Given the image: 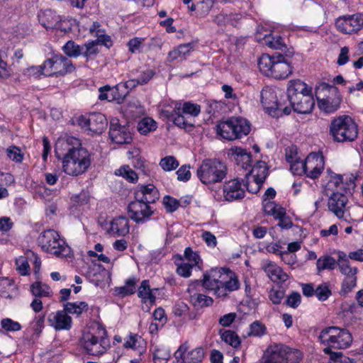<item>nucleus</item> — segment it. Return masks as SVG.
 Wrapping results in <instances>:
<instances>
[{
    "label": "nucleus",
    "mask_w": 363,
    "mask_h": 363,
    "mask_svg": "<svg viewBox=\"0 0 363 363\" xmlns=\"http://www.w3.org/2000/svg\"><path fill=\"white\" fill-rule=\"evenodd\" d=\"M318 338L322 344L328 346L323 351L325 354H331L334 363H354L353 359L343 356L342 352L332 353L330 349H345L350 347L352 342V336L349 330L337 326L328 327L320 332Z\"/></svg>",
    "instance_id": "1"
},
{
    "label": "nucleus",
    "mask_w": 363,
    "mask_h": 363,
    "mask_svg": "<svg viewBox=\"0 0 363 363\" xmlns=\"http://www.w3.org/2000/svg\"><path fill=\"white\" fill-rule=\"evenodd\" d=\"M71 144L77 145L68 147L67 152L62 158V169L67 174L78 176L85 172L91 164L89 152L81 147L79 140L75 138H67L62 145L69 146Z\"/></svg>",
    "instance_id": "2"
},
{
    "label": "nucleus",
    "mask_w": 363,
    "mask_h": 363,
    "mask_svg": "<svg viewBox=\"0 0 363 363\" xmlns=\"http://www.w3.org/2000/svg\"><path fill=\"white\" fill-rule=\"evenodd\" d=\"M329 134L335 142L351 143L358 137L357 125L350 116L342 115L331 121Z\"/></svg>",
    "instance_id": "3"
},
{
    "label": "nucleus",
    "mask_w": 363,
    "mask_h": 363,
    "mask_svg": "<svg viewBox=\"0 0 363 363\" xmlns=\"http://www.w3.org/2000/svg\"><path fill=\"white\" fill-rule=\"evenodd\" d=\"M227 167L217 160L206 159L197 170V176L205 184L220 182L226 176Z\"/></svg>",
    "instance_id": "4"
},
{
    "label": "nucleus",
    "mask_w": 363,
    "mask_h": 363,
    "mask_svg": "<svg viewBox=\"0 0 363 363\" xmlns=\"http://www.w3.org/2000/svg\"><path fill=\"white\" fill-rule=\"evenodd\" d=\"M250 124L242 118H230L217 125L218 133L224 139L233 140L250 133Z\"/></svg>",
    "instance_id": "5"
},
{
    "label": "nucleus",
    "mask_w": 363,
    "mask_h": 363,
    "mask_svg": "<svg viewBox=\"0 0 363 363\" xmlns=\"http://www.w3.org/2000/svg\"><path fill=\"white\" fill-rule=\"evenodd\" d=\"M38 243L44 251L56 257H66L69 253V247L64 240L60 239L58 233L53 230L41 233L38 236Z\"/></svg>",
    "instance_id": "6"
},
{
    "label": "nucleus",
    "mask_w": 363,
    "mask_h": 363,
    "mask_svg": "<svg viewBox=\"0 0 363 363\" xmlns=\"http://www.w3.org/2000/svg\"><path fill=\"white\" fill-rule=\"evenodd\" d=\"M106 330L98 327L95 333H86L83 336V347L91 355L104 354L109 347V340L106 336Z\"/></svg>",
    "instance_id": "7"
},
{
    "label": "nucleus",
    "mask_w": 363,
    "mask_h": 363,
    "mask_svg": "<svg viewBox=\"0 0 363 363\" xmlns=\"http://www.w3.org/2000/svg\"><path fill=\"white\" fill-rule=\"evenodd\" d=\"M260 101L269 114L274 117L289 115L291 112L290 106L284 105L278 101L275 91L269 87H264L260 92Z\"/></svg>",
    "instance_id": "8"
},
{
    "label": "nucleus",
    "mask_w": 363,
    "mask_h": 363,
    "mask_svg": "<svg viewBox=\"0 0 363 363\" xmlns=\"http://www.w3.org/2000/svg\"><path fill=\"white\" fill-rule=\"evenodd\" d=\"M323 89L328 91L329 94L323 99L318 98V106L325 113H333L338 109L342 101L339 89L329 84H325Z\"/></svg>",
    "instance_id": "9"
},
{
    "label": "nucleus",
    "mask_w": 363,
    "mask_h": 363,
    "mask_svg": "<svg viewBox=\"0 0 363 363\" xmlns=\"http://www.w3.org/2000/svg\"><path fill=\"white\" fill-rule=\"evenodd\" d=\"M335 26L343 33L357 32L363 28V13L340 16L336 19Z\"/></svg>",
    "instance_id": "10"
},
{
    "label": "nucleus",
    "mask_w": 363,
    "mask_h": 363,
    "mask_svg": "<svg viewBox=\"0 0 363 363\" xmlns=\"http://www.w3.org/2000/svg\"><path fill=\"white\" fill-rule=\"evenodd\" d=\"M219 285L213 291L214 294L218 297H226L230 292L239 289L240 282L235 274L227 269V274H223Z\"/></svg>",
    "instance_id": "11"
},
{
    "label": "nucleus",
    "mask_w": 363,
    "mask_h": 363,
    "mask_svg": "<svg viewBox=\"0 0 363 363\" xmlns=\"http://www.w3.org/2000/svg\"><path fill=\"white\" fill-rule=\"evenodd\" d=\"M108 134L111 140L117 144H129L133 140L128 127L121 125L118 119L111 121Z\"/></svg>",
    "instance_id": "12"
},
{
    "label": "nucleus",
    "mask_w": 363,
    "mask_h": 363,
    "mask_svg": "<svg viewBox=\"0 0 363 363\" xmlns=\"http://www.w3.org/2000/svg\"><path fill=\"white\" fill-rule=\"evenodd\" d=\"M273 353L281 363H298L302 358L301 352L298 350H293L284 345L270 346Z\"/></svg>",
    "instance_id": "13"
},
{
    "label": "nucleus",
    "mask_w": 363,
    "mask_h": 363,
    "mask_svg": "<svg viewBox=\"0 0 363 363\" xmlns=\"http://www.w3.org/2000/svg\"><path fill=\"white\" fill-rule=\"evenodd\" d=\"M130 218L136 223L143 222L153 213L151 208L146 203L132 201L128 206Z\"/></svg>",
    "instance_id": "14"
},
{
    "label": "nucleus",
    "mask_w": 363,
    "mask_h": 363,
    "mask_svg": "<svg viewBox=\"0 0 363 363\" xmlns=\"http://www.w3.org/2000/svg\"><path fill=\"white\" fill-rule=\"evenodd\" d=\"M252 174L255 182V189H249V190L251 193L256 194L260 190L268 175V168L265 162L262 161L257 162L252 169L246 174L245 178L247 179Z\"/></svg>",
    "instance_id": "15"
},
{
    "label": "nucleus",
    "mask_w": 363,
    "mask_h": 363,
    "mask_svg": "<svg viewBox=\"0 0 363 363\" xmlns=\"http://www.w3.org/2000/svg\"><path fill=\"white\" fill-rule=\"evenodd\" d=\"M347 202V196L344 193H340L338 191H334L328 199V208L337 218H342L344 216Z\"/></svg>",
    "instance_id": "16"
},
{
    "label": "nucleus",
    "mask_w": 363,
    "mask_h": 363,
    "mask_svg": "<svg viewBox=\"0 0 363 363\" xmlns=\"http://www.w3.org/2000/svg\"><path fill=\"white\" fill-rule=\"evenodd\" d=\"M227 269L225 268H212L203 274L202 280H197L196 283L200 284L208 290L214 291L218 286H220V280L223 274H227Z\"/></svg>",
    "instance_id": "17"
},
{
    "label": "nucleus",
    "mask_w": 363,
    "mask_h": 363,
    "mask_svg": "<svg viewBox=\"0 0 363 363\" xmlns=\"http://www.w3.org/2000/svg\"><path fill=\"white\" fill-rule=\"evenodd\" d=\"M290 104L294 111L300 114L311 113L315 106V100L313 94L299 95L296 101L290 99Z\"/></svg>",
    "instance_id": "18"
},
{
    "label": "nucleus",
    "mask_w": 363,
    "mask_h": 363,
    "mask_svg": "<svg viewBox=\"0 0 363 363\" xmlns=\"http://www.w3.org/2000/svg\"><path fill=\"white\" fill-rule=\"evenodd\" d=\"M83 125L88 128L89 130L94 134H101L107 126L106 116L101 113H93L88 118H84Z\"/></svg>",
    "instance_id": "19"
},
{
    "label": "nucleus",
    "mask_w": 363,
    "mask_h": 363,
    "mask_svg": "<svg viewBox=\"0 0 363 363\" xmlns=\"http://www.w3.org/2000/svg\"><path fill=\"white\" fill-rule=\"evenodd\" d=\"M223 194L228 201L242 199L245 196V190L241 187L240 181L235 179L225 182L223 185Z\"/></svg>",
    "instance_id": "20"
},
{
    "label": "nucleus",
    "mask_w": 363,
    "mask_h": 363,
    "mask_svg": "<svg viewBox=\"0 0 363 363\" xmlns=\"http://www.w3.org/2000/svg\"><path fill=\"white\" fill-rule=\"evenodd\" d=\"M308 170L305 174L311 179L318 178L324 167V160L322 155L311 153L307 157Z\"/></svg>",
    "instance_id": "21"
},
{
    "label": "nucleus",
    "mask_w": 363,
    "mask_h": 363,
    "mask_svg": "<svg viewBox=\"0 0 363 363\" xmlns=\"http://www.w3.org/2000/svg\"><path fill=\"white\" fill-rule=\"evenodd\" d=\"M48 322L55 330H68L72 327V318L64 311H58L55 313L50 314Z\"/></svg>",
    "instance_id": "22"
},
{
    "label": "nucleus",
    "mask_w": 363,
    "mask_h": 363,
    "mask_svg": "<svg viewBox=\"0 0 363 363\" xmlns=\"http://www.w3.org/2000/svg\"><path fill=\"white\" fill-rule=\"evenodd\" d=\"M54 72H48V76H64L67 73L74 71L75 67L72 61L62 55H55V63H54Z\"/></svg>",
    "instance_id": "23"
},
{
    "label": "nucleus",
    "mask_w": 363,
    "mask_h": 363,
    "mask_svg": "<svg viewBox=\"0 0 363 363\" xmlns=\"http://www.w3.org/2000/svg\"><path fill=\"white\" fill-rule=\"evenodd\" d=\"M311 93H312V88L300 79L289 81L287 89V96L289 100L293 99L296 101V97H298L299 95Z\"/></svg>",
    "instance_id": "24"
},
{
    "label": "nucleus",
    "mask_w": 363,
    "mask_h": 363,
    "mask_svg": "<svg viewBox=\"0 0 363 363\" xmlns=\"http://www.w3.org/2000/svg\"><path fill=\"white\" fill-rule=\"evenodd\" d=\"M129 229L128 219L119 216L111 221L109 232L116 236H124L129 233Z\"/></svg>",
    "instance_id": "25"
},
{
    "label": "nucleus",
    "mask_w": 363,
    "mask_h": 363,
    "mask_svg": "<svg viewBox=\"0 0 363 363\" xmlns=\"http://www.w3.org/2000/svg\"><path fill=\"white\" fill-rule=\"evenodd\" d=\"M263 269L274 282H284L289 279L288 274L284 272L281 267L271 262L265 264Z\"/></svg>",
    "instance_id": "26"
},
{
    "label": "nucleus",
    "mask_w": 363,
    "mask_h": 363,
    "mask_svg": "<svg viewBox=\"0 0 363 363\" xmlns=\"http://www.w3.org/2000/svg\"><path fill=\"white\" fill-rule=\"evenodd\" d=\"M291 72V67L288 62H274L269 76L277 79H282L286 78Z\"/></svg>",
    "instance_id": "27"
},
{
    "label": "nucleus",
    "mask_w": 363,
    "mask_h": 363,
    "mask_svg": "<svg viewBox=\"0 0 363 363\" xmlns=\"http://www.w3.org/2000/svg\"><path fill=\"white\" fill-rule=\"evenodd\" d=\"M138 296L141 298L143 303L150 302L154 304L156 300L155 296L152 294V289H150L149 280H143L138 290Z\"/></svg>",
    "instance_id": "28"
},
{
    "label": "nucleus",
    "mask_w": 363,
    "mask_h": 363,
    "mask_svg": "<svg viewBox=\"0 0 363 363\" xmlns=\"http://www.w3.org/2000/svg\"><path fill=\"white\" fill-rule=\"evenodd\" d=\"M138 281L136 277H131L125 281V284L123 286L116 287L114 294L117 296L123 298L132 295L135 292V285Z\"/></svg>",
    "instance_id": "29"
},
{
    "label": "nucleus",
    "mask_w": 363,
    "mask_h": 363,
    "mask_svg": "<svg viewBox=\"0 0 363 363\" xmlns=\"http://www.w3.org/2000/svg\"><path fill=\"white\" fill-rule=\"evenodd\" d=\"M192 48V43L179 45L177 48L169 52L168 60L169 62H173L177 60H185L186 55L190 52Z\"/></svg>",
    "instance_id": "30"
},
{
    "label": "nucleus",
    "mask_w": 363,
    "mask_h": 363,
    "mask_svg": "<svg viewBox=\"0 0 363 363\" xmlns=\"http://www.w3.org/2000/svg\"><path fill=\"white\" fill-rule=\"evenodd\" d=\"M183 363H200L204 357L203 350L201 347L196 348L189 352L186 354H181Z\"/></svg>",
    "instance_id": "31"
},
{
    "label": "nucleus",
    "mask_w": 363,
    "mask_h": 363,
    "mask_svg": "<svg viewBox=\"0 0 363 363\" xmlns=\"http://www.w3.org/2000/svg\"><path fill=\"white\" fill-rule=\"evenodd\" d=\"M30 291L35 297H50L52 296V290L47 284H43L40 281H35L30 286Z\"/></svg>",
    "instance_id": "32"
},
{
    "label": "nucleus",
    "mask_w": 363,
    "mask_h": 363,
    "mask_svg": "<svg viewBox=\"0 0 363 363\" xmlns=\"http://www.w3.org/2000/svg\"><path fill=\"white\" fill-rule=\"evenodd\" d=\"M88 310V304L84 301L79 303H70L67 302L64 304V309L62 311H66V314H76L77 315L82 313L84 311Z\"/></svg>",
    "instance_id": "33"
},
{
    "label": "nucleus",
    "mask_w": 363,
    "mask_h": 363,
    "mask_svg": "<svg viewBox=\"0 0 363 363\" xmlns=\"http://www.w3.org/2000/svg\"><path fill=\"white\" fill-rule=\"evenodd\" d=\"M274 62L273 57L268 54H263L258 60V66L260 71L266 75L269 76Z\"/></svg>",
    "instance_id": "34"
},
{
    "label": "nucleus",
    "mask_w": 363,
    "mask_h": 363,
    "mask_svg": "<svg viewBox=\"0 0 363 363\" xmlns=\"http://www.w3.org/2000/svg\"><path fill=\"white\" fill-rule=\"evenodd\" d=\"M137 128L140 133L147 135L156 130L157 123L152 118L146 117L139 121Z\"/></svg>",
    "instance_id": "35"
},
{
    "label": "nucleus",
    "mask_w": 363,
    "mask_h": 363,
    "mask_svg": "<svg viewBox=\"0 0 363 363\" xmlns=\"http://www.w3.org/2000/svg\"><path fill=\"white\" fill-rule=\"evenodd\" d=\"M182 113L181 108L179 107L177 115L174 116L172 121L175 125L180 128H184L186 131L192 130L195 126L194 124L189 122Z\"/></svg>",
    "instance_id": "36"
},
{
    "label": "nucleus",
    "mask_w": 363,
    "mask_h": 363,
    "mask_svg": "<svg viewBox=\"0 0 363 363\" xmlns=\"http://www.w3.org/2000/svg\"><path fill=\"white\" fill-rule=\"evenodd\" d=\"M65 55L69 57H77L82 53L83 47L76 44L73 40H69L62 47Z\"/></svg>",
    "instance_id": "37"
},
{
    "label": "nucleus",
    "mask_w": 363,
    "mask_h": 363,
    "mask_svg": "<svg viewBox=\"0 0 363 363\" xmlns=\"http://www.w3.org/2000/svg\"><path fill=\"white\" fill-rule=\"evenodd\" d=\"M337 266V261L330 256L320 257L316 262L317 269L320 272L325 269H333Z\"/></svg>",
    "instance_id": "38"
},
{
    "label": "nucleus",
    "mask_w": 363,
    "mask_h": 363,
    "mask_svg": "<svg viewBox=\"0 0 363 363\" xmlns=\"http://www.w3.org/2000/svg\"><path fill=\"white\" fill-rule=\"evenodd\" d=\"M286 160L289 162H291V170L294 174L301 175L302 174H305V172H307L308 170V162L307 158L305 162L296 160L293 162L292 158L286 155Z\"/></svg>",
    "instance_id": "39"
},
{
    "label": "nucleus",
    "mask_w": 363,
    "mask_h": 363,
    "mask_svg": "<svg viewBox=\"0 0 363 363\" xmlns=\"http://www.w3.org/2000/svg\"><path fill=\"white\" fill-rule=\"evenodd\" d=\"M116 174L122 176L131 183H135L138 179V174L128 165L122 166L116 172Z\"/></svg>",
    "instance_id": "40"
},
{
    "label": "nucleus",
    "mask_w": 363,
    "mask_h": 363,
    "mask_svg": "<svg viewBox=\"0 0 363 363\" xmlns=\"http://www.w3.org/2000/svg\"><path fill=\"white\" fill-rule=\"evenodd\" d=\"M82 55L86 58V60L92 58L93 56L99 53L98 43L95 40H91L85 43L83 46Z\"/></svg>",
    "instance_id": "41"
},
{
    "label": "nucleus",
    "mask_w": 363,
    "mask_h": 363,
    "mask_svg": "<svg viewBox=\"0 0 363 363\" xmlns=\"http://www.w3.org/2000/svg\"><path fill=\"white\" fill-rule=\"evenodd\" d=\"M332 294L330 284L326 282H323L318 285L315 289V295L318 299L320 301H326Z\"/></svg>",
    "instance_id": "42"
},
{
    "label": "nucleus",
    "mask_w": 363,
    "mask_h": 363,
    "mask_svg": "<svg viewBox=\"0 0 363 363\" xmlns=\"http://www.w3.org/2000/svg\"><path fill=\"white\" fill-rule=\"evenodd\" d=\"M221 338L227 344L237 348L240 345V339L238 335L232 330H225L221 334Z\"/></svg>",
    "instance_id": "43"
},
{
    "label": "nucleus",
    "mask_w": 363,
    "mask_h": 363,
    "mask_svg": "<svg viewBox=\"0 0 363 363\" xmlns=\"http://www.w3.org/2000/svg\"><path fill=\"white\" fill-rule=\"evenodd\" d=\"M191 300L194 306L198 307L209 306L212 305L213 302L212 298L201 294H197L191 296Z\"/></svg>",
    "instance_id": "44"
},
{
    "label": "nucleus",
    "mask_w": 363,
    "mask_h": 363,
    "mask_svg": "<svg viewBox=\"0 0 363 363\" xmlns=\"http://www.w3.org/2000/svg\"><path fill=\"white\" fill-rule=\"evenodd\" d=\"M160 165L166 172H169L176 169L179 163L174 156H167L161 159Z\"/></svg>",
    "instance_id": "45"
},
{
    "label": "nucleus",
    "mask_w": 363,
    "mask_h": 363,
    "mask_svg": "<svg viewBox=\"0 0 363 363\" xmlns=\"http://www.w3.org/2000/svg\"><path fill=\"white\" fill-rule=\"evenodd\" d=\"M264 40V43L269 48L281 50V51H284V49L286 48L285 43L280 36L272 37L265 35Z\"/></svg>",
    "instance_id": "46"
},
{
    "label": "nucleus",
    "mask_w": 363,
    "mask_h": 363,
    "mask_svg": "<svg viewBox=\"0 0 363 363\" xmlns=\"http://www.w3.org/2000/svg\"><path fill=\"white\" fill-rule=\"evenodd\" d=\"M8 157L16 163H21L23 160V153L21 150L15 145H11L6 149Z\"/></svg>",
    "instance_id": "47"
},
{
    "label": "nucleus",
    "mask_w": 363,
    "mask_h": 363,
    "mask_svg": "<svg viewBox=\"0 0 363 363\" xmlns=\"http://www.w3.org/2000/svg\"><path fill=\"white\" fill-rule=\"evenodd\" d=\"M357 285V277H345L342 283V287L340 294L342 296H346Z\"/></svg>",
    "instance_id": "48"
},
{
    "label": "nucleus",
    "mask_w": 363,
    "mask_h": 363,
    "mask_svg": "<svg viewBox=\"0 0 363 363\" xmlns=\"http://www.w3.org/2000/svg\"><path fill=\"white\" fill-rule=\"evenodd\" d=\"M216 0H193L196 2L198 11L201 15H206L213 8Z\"/></svg>",
    "instance_id": "49"
},
{
    "label": "nucleus",
    "mask_w": 363,
    "mask_h": 363,
    "mask_svg": "<svg viewBox=\"0 0 363 363\" xmlns=\"http://www.w3.org/2000/svg\"><path fill=\"white\" fill-rule=\"evenodd\" d=\"M16 270L22 275L29 274L30 266L27 259L25 257L21 256L16 259Z\"/></svg>",
    "instance_id": "50"
},
{
    "label": "nucleus",
    "mask_w": 363,
    "mask_h": 363,
    "mask_svg": "<svg viewBox=\"0 0 363 363\" xmlns=\"http://www.w3.org/2000/svg\"><path fill=\"white\" fill-rule=\"evenodd\" d=\"M1 325L3 329L9 332L18 331L21 329V325L19 323L9 318L2 319Z\"/></svg>",
    "instance_id": "51"
},
{
    "label": "nucleus",
    "mask_w": 363,
    "mask_h": 363,
    "mask_svg": "<svg viewBox=\"0 0 363 363\" xmlns=\"http://www.w3.org/2000/svg\"><path fill=\"white\" fill-rule=\"evenodd\" d=\"M182 113L189 114L194 117L197 116L201 112V107L198 104H194L191 102H186L184 104L181 109Z\"/></svg>",
    "instance_id": "52"
},
{
    "label": "nucleus",
    "mask_w": 363,
    "mask_h": 363,
    "mask_svg": "<svg viewBox=\"0 0 363 363\" xmlns=\"http://www.w3.org/2000/svg\"><path fill=\"white\" fill-rule=\"evenodd\" d=\"M266 328L259 321H255L250 325L248 335L262 336L265 333Z\"/></svg>",
    "instance_id": "53"
},
{
    "label": "nucleus",
    "mask_w": 363,
    "mask_h": 363,
    "mask_svg": "<svg viewBox=\"0 0 363 363\" xmlns=\"http://www.w3.org/2000/svg\"><path fill=\"white\" fill-rule=\"evenodd\" d=\"M301 296L297 291H293L285 301V304L291 308H296L301 303Z\"/></svg>",
    "instance_id": "54"
},
{
    "label": "nucleus",
    "mask_w": 363,
    "mask_h": 363,
    "mask_svg": "<svg viewBox=\"0 0 363 363\" xmlns=\"http://www.w3.org/2000/svg\"><path fill=\"white\" fill-rule=\"evenodd\" d=\"M163 204L166 211L169 213H172L179 208V201L170 196H165L163 199Z\"/></svg>",
    "instance_id": "55"
},
{
    "label": "nucleus",
    "mask_w": 363,
    "mask_h": 363,
    "mask_svg": "<svg viewBox=\"0 0 363 363\" xmlns=\"http://www.w3.org/2000/svg\"><path fill=\"white\" fill-rule=\"evenodd\" d=\"M55 63V55L50 59H48L44 63L40 66L33 67L30 70L38 69L39 72L42 73L44 69H47V72H54Z\"/></svg>",
    "instance_id": "56"
},
{
    "label": "nucleus",
    "mask_w": 363,
    "mask_h": 363,
    "mask_svg": "<svg viewBox=\"0 0 363 363\" xmlns=\"http://www.w3.org/2000/svg\"><path fill=\"white\" fill-rule=\"evenodd\" d=\"M169 357V353L162 349L157 348L153 353V360L155 363H166Z\"/></svg>",
    "instance_id": "57"
},
{
    "label": "nucleus",
    "mask_w": 363,
    "mask_h": 363,
    "mask_svg": "<svg viewBox=\"0 0 363 363\" xmlns=\"http://www.w3.org/2000/svg\"><path fill=\"white\" fill-rule=\"evenodd\" d=\"M145 41L143 38H133L128 43V50L132 53L140 52V47Z\"/></svg>",
    "instance_id": "58"
},
{
    "label": "nucleus",
    "mask_w": 363,
    "mask_h": 363,
    "mask_svg": "<svg viewBox=\"0 0 363 363\" xmlns=\"http://www.w3.org/2000/svg\"><path fill=\"white\" fill-rule=\"evenodd\" d=\"M278 357L273 353V350L269 347L263 354L259 363H281V361L278 360Z\"/></svg>",
    "instance_id": "59"
},
{
    "label": "nucleus",
    "mask_w": 363,
    "mask_h": 363,
    "mask_svg": "<svg viewBox=\"0 0 363 363\" xmlns=\"http://www.w3.org/2000/svg\"><path fill=\"white\" fill-rule=\"evenodd\" d=\"M337 265L339 267L341 273H345L347 270L352 267L350 264L349 259L347 258L346 255L344 252H340L339 254V259L337 261Z\"/></svg>",
    "instance_id": "60"
},
{
    "label": "nucleus",
    "mask_w": 363,
    "mask_h": 363,
    "mask_svg": "<svg viewBox=\"0 0 363 363\" xmlns=\"http://www.w3.org/2000/svg\"><path fill=\"white\" fill-rule=\"evenodd\" d=\"M73 203L78 205L86 204L89 201V195L88 191H82L79 194H76L71 198Z\"/></svg>",
    "instance_id": "61"
},
{
    "label": "nucleus",
    "mask_w": 363,
    "mask_h": 363,
    "mask_svg": "<svg viewBox=\"0 0 363 363\" xmlns=\"http://www.w3.org/2000/svg\"><path fill=\"white\" fill-rule=\"evenodd\" d=\"M119 85L111 88L108 90V101H117L118 103L122 101L124 99L125 95L119 93Z\"/></svg>",
    "instance_id": "62"
},
{
    "label": "nucleus",
    "mask_w": 363,
    "mask_h": 363,
    "mask_svg": "<svg viewBox=\"0 0 363 363\" xmlns=\"http://www.w3.org/2000/svg\"><path fill=\"white\" fill-rule=\"evenodd\" d=\"M185 258L190 262V264L196 266L200 261L199 255L194 252L191 247H186L184 251Z\"/></svg>",
    "instance_id": "63"
},
{
    "label": "nucleus",
    "mask_w": 363,
    "mask_h": 363,
    "mask_svg": "<svg viewBox=\"0 0 363 363\" xmlns=\"http://www.w3.org/2000/svg\"><path fill=\"white\" fill-rule=\"evenodd\" d=\"M190 167L187 165H182L176 172L177 179L179 181L186 182L191 177Z\"/></svg>",
    "instance_id": "64"
}]
</instances>
